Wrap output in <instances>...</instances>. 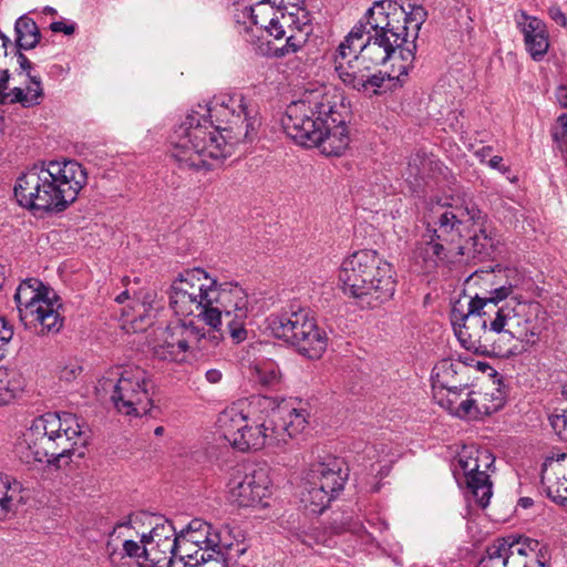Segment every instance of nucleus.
<instances>
[{
	"instance_id": "56",
	"label": "nucleus",
	"mask_w": 567,
	"mask_h": 567,
	"mask_svg": "<svg viewBox=\"0 0 567 567\" xmlns=\"http://www.w3.org/2000/svg\"><path fill=\"white\" fill-rule=\"evenodd\" d=\"M128 299V292L127 291H123L121 292L116 298H115V301L118 302V303H123L125 300Z\"/></svg>"
},
{
	"instance_id": "23",
	"label": "nucleus",
	"mask_w": 567,
	"mask_h": 567,
	"mask_svg": "<svg viewBox=\"0 0 567 567\" xmlns=\"http://www.w3.org/2000/svg\"><path fill=\"white\" fill-rule=\"evenodd\" d=\"M307 475L309 482L322 485V488L328 494H333V498H336L348 480V468L342 458L328 455L311 464Z\"/></svg>"
},
{
	"instance_id": "19",
	"label": "nucleus",
	"mask_w": 567,
	"mask_h": 567,
	"mask_svg": "<svg viewBox=\"0 0 567 567\" xmlns=\"http://www.w3.org/2000/svg\"><path fill=\"white\" fill-rule=\"evenodd\" d=\"M271 480L266 466L251 465L244 476L233 483L230 498L243 507H252L262 504L271 495Z\"/></svg>"
},
{
	"instance_id": "28",
	"label": "nucleus",
	"mask_w": 567,
	"mask_h": 567,
	"mask_svg": "<svg viewBox=\"0 0 567 567\" xmlns=\"http://www.w3.org/2000/svg\"><path fill=\"white\" fill-rule=\"evenodd\" d=\"M398 7L396 19L403 20L401 24V37L405 38L406 45L412 48L419 37L421 27L426 21L427 11L423 6L412 0H395Z\"/></svg>"
},
{
	"instance_id": "24",
	"label": "nucleus",
	"mask_w": 567,
	"mask_h": 567,
	"mask_svg": "<svg viewBox=\"0 0 567 567\" xmlns=\"http://www.w3.org/2000/svg\"><path fill=\"white\" fill-rule=\"evenodd\" d=\"M154 355L163 361L182 363L190 357L186 337V322L167 326L162 341L154 347Z\"/></svg>"
},
{
	"instance_id": "35",
	"label": "nucleus",
	"mask_w": 567,
	"mask_h": 567,
	"mask_svg": "<svg viewBox=\"0 0 567 567\" xmlns=\"http://www.w3.org/2000/svg\"><path fill=\"white\" fill-rule=\"evenodd\" d=\"M21 484L14 478L3 476L0 473V515L6 514L11 509L12 495H8V492L13 493L20 492Z\"/></svg>"
},
{
	"instance_id": "26",
	"label": "nucleus",
	"mask_w": 567,
	"mask_h": 567,
	"mask_svg": "<svg viewBox=\"0 0 567 567\" xmlns=\"http://www.w3.org/2000/svg\"><path fill=\"white\" fill-rule=\"evenodd\" d=\"M542 484L547 496L557 503L567 502V454L547 457L543 464Z\"/></svg>"
},
{
	"instance_id": "29",
	"label": "nucleus",
	"mask_w": 567,
	"mask_h": 567,
	"mask_svg": "<svg viewBox=\"0 0 567 567\" xmlns=\"http://www.w3.org/2000/svg\"><path fill=\"white\" fill-rule=\"evenodd\" d=\"M326 123L323 130L320 131V138L316 141L313 147L320 148L326 156H340L349 146V135L346 127V120L342 115V122Z\"/></svg>"
},
{
	"instance_id": "25",
	"label": "nucleus",
	"mask_w": 567,
	"mask_h": 567,
	"mask_svg": "<svg viewBox=\"0 0 567 567\" xmlns=\"http://www.w3.org/2000/svg\"><path fill=\"white\" fill-rule=\"evenodd\" d=\"M517 27L524 34L527 52L534 61H542L549 49V35L544 21L520 11L515 17Z\"/></svg>"
},
{
	"instance_id": "18",
	"label": "nucleus",
	"mask_w": 567,
	"mask_h": 567,
	"mask_svg": "<svg viewBox=\"0 0 567 567\" xmlns=\"http://www.w3.org/2000/svg\"><path fill=\"white\" fill-rule=\"evenodd\" d=\"M495 457L486 449L473 445L464 446L457 455L458 468L463 472L468 497L481 507L486 508L493 496V483L488 471Z\"/></svg>"
},
{
	"instance_id": "47",
	"label": "nucleus",
	"mask_w": 567,
	"mask_h": 567,
	"mask_svg": "<svg viewBox=\"0 0 567 567\" xmlns=\"http://www.w3.org/2000/svg\"><path fill=\"white\" fill-rule=\"evenodd\" d=\"M18 63L21 70L27 72V76L29 78V74H31L30 71L32 69V63L23 53H21V50H18Z\"/></svg>"
},
{
	"instance_id": "59",
	"label": "nucleus",
	"mask_w": 567,
	"mask_h": 567,
	"mask_svg": "<svg viewBox=\"0 0 567 567\" xmlns=\"http://www.w3.org/2000/svg\"><path fill=\"white\" fill-rule=\"evenodd\" d=\"M163 432H164V429L162 426L156 427L154 431L155 435H162Z\"/></svg>"
},
{
	"instance_id": "39",
	"label": "nucleus",
	"mask_w": 567,
	"mask_h": 567,
	"mask_svg": "<svg viewBox=\"0 0 567 567\" xmlns=\"http://www.w3.org/2000/svg\"><path fill=\"white\" fill-rule=\"evenodd\" d=\"M512 543L514 546V553L522 556H527L528 551H537L539 548L538 540L532 538L513 540Z\"/></svg>"
},
{
	"instance_id": "10",
	"label": "nucleus",
	"mask_w": 567,
	"mask_h": 567,
	"mask_svg": "<svg viewBox=\"0 0 567 567\" xmlns=\"http://www.w3.org/2000/svg\"><path fill=\"white\" fill-rule=\"evenodd\" d=\"M148 533L138 540L125 539L122 553H111L116 567H172L173 558L179 555L177 530L172 522L157 518Z\"/></svg>"
},
{
	"instance_id": "44",
	"label": "nucleus",
	"mask_w": 567,
	"mask_h": 567,
	"mask_svg": "<svg viewBox=\"0 0 567 567\" xmlns=\"http://www.w3.org/2000/svg\"><path fill=\"white\" fill-rule=\"evenodd\" d=\"M50 29L53 32H62L64 34L70 35L74 32L75 27H74V24H66L63 21H54L50 24Z\"/></svg>"
},
{
	"instance_id": "30",
	"label": "nucleus",
	"mask_w": 567,
	"mask_h": 567,
	"mask_svg": "<svg viewBox=\"0 0 567 567\" xmlns=\"http://www.w3.org/2000/svg\"><path fill=\"white\" fill-rule=\"evenodd\" d=\"M186 337L189 344V354L192 358L207 355L223 340L220 327H209V329L195 326L193 322L186 323Z\"/></svg>"
},
{
	"instance_id": "22",
	"label": "nucleus",
	"mask_w": 567,
	"mask_h": 567,
	"mask_svg": "<svg viewBox=\"0 0 567 567\" xmlns=\"http://www.w3.org/2000/svg\"><path fill=\"white\" fill-rule=\"evenodd\" d=\"M458 364H455L451 360H443L434 368L433 389L435 391L434 396L437 399L439 404L446 409L450 414L456 408L460 400L470 390L467 385L455 384L449 380L457 373Z\"/></svg>"
},
{
	"instance_id": "33",
	"label": "nucleus",
	"mask_w": 567,
	"mask_h": 567,
	"mask_svg": "<svg viewBox=\"0 0 567 567\" xmlns=\"http://www.w3.org/2000/svg\"><path fill=\"white\" fill-rule=\"evenodd\" d=\"M483 394L481 392L472 391L471 389L466 392L462 400L457 403L456 408L451 413L460 419L476 417L481 413H489V410L481 406V400Z\"/></svg>"
},
{
	"instance_id": "6",
	"label": "nucleus",
	"mask_w": 567,
	"mask_h": 567,
	"mask_svg": "<svg viewBox=\"0 0 567 567\" xmlns=\"http://www.w3.org/2000/svg\"><path fill=\"white\" fill-rule=\"evenodd\" d=\"M86 444L87 435L74 414L45 413L32 421L17 444L16 453L21 462L29 465L55 464L74 454L83 456L80 449Z\"/></svg>"
},
{
	"instance_id": "42",
	"label": "nucleus",
	"mask_w": 567,
	"mask_h": 567,
	"mask_svg": "<svg viewBox=\"0 0 567 567\" xmlns=\"http://www.w3.org/2000/svg\"><path fill=\"white\" fill-rule=\"evenodd\" d=\"M216 548L217 547H206V546H203L202 549L198 548L196 550L193 551V557L196 563H199V561H210L213 559V556L214 554L216 553Z\"/></svg>"
},
{
	"instance_id": "32",
	"label": "nucleus",
	"mask_w": 567,
	"mask_h": 567,
	"mask_svg": "<svg viewBox=\"0 0 567 567\" xmlns=\"http://www.w3.org/2000/svg\"><path fill=\"white\" fill-rule=\"evenodd\" d=\"M14 42L18 50H31L41 39V32L35 21L27 14L18 18L14 24Z\"/></svg>"
},
{
	"instance_id": "3",
	"label": "nucleus",
	"mask_w": 567,
	"mask_h": 567,
	"mask_svg": "<svg viewBox=\"0 0 567 567\" xmlns=\"http://www.w3.org/2000/svg\"><path fill=\"white\" fill-rule=\"evenodd\" d=\"M310 410L301 401L255 396L238 401L223 410L217 425L224 440L240 452L266 446L282 447L303 433L310 423Z\"/></svg>"
},
{
	"instance_id": "45",
	"label": "nucleus",
	"mask_w": 567,
	"mask_h": 567,
	"mask_svg": "<svg viewBox=\"0 0 567 567\" xmlns=\"http://www.w3.org/2000/svg\"><path fill=\"white\" fill-rule=\"evenodd\" d=\"M493 352L499 357H509L515 353L511 346L501 344L498 341H493Z\"/></svg>"
},
{
	"instance_id": "38",
	"label": "nucleus",
	"mask_w": 567,
	"mask_h": 567,
	"mask_svg": "<svg viewBox=\"0 0 567 567\" xmlns=\"http://www.w3.org/2000/svg\"><path fill=\"white\" fill-rule=\"evenodd\" d=\"M426 159L420 155L412 156L409 159L408 168L405 172V179L410 183L417 182L425 171Z\"/></svg>"
},
{
	"instance_id": "21",
	"label": "nucleus",
	"mask_w": 567,
	"mask_h": 567,
	"mask_svg": "<svg viewBox=\"0 0 567 567\" xmlns=\"http://www.w3.org/2000/svg\"><path fill=\"white\" fill-rule=\"evenodd\" d=\"M13 337V328L0 317V360L9 351V343ZM25 386V379L17 368L0 367V405L8 404Z\"/></svg>"
},
{
	"instance_id": "40",
	"label": "nucleus",
	"mask_w": 567,
	"mask_h": 567,
	"mask_svg": "<svg viewBox=\"0 0 567 567\" xmlns=\"http://www.w3.org/2000/svg\"><path fill=\"white\" fill-rule=\"evenodd\" d=\"M550 423L561 440L567 441V409L561 414L554 415Z\"/></svg>"
},
{
	"instance_id": "55",
	"label": "nucleus",
	"mask_w": 567,
	"mask_h": 567,
	"mask_svg": "<svg viewBox=\"0 0 567 567\" xmlns=\"http://www.w3.org/2000/svg\"><path fill=\"white\" fill-rule=\"evenodd\" d=\"M518 504L524 508H528L533 505V499L529 497H522L519 498Z\"/></svg>"
},
{
	"instance_id": "12",
	"label": "nucleus",
	"mask_w": 567,
	"mask_h": 567,
	"mask_svg": "<svg viewBox=\"0 0 567 567\" xmlns=\"http://www.w3.org/2000/svg\"><path fill=\"white\" fill-rule=\"evenodd\" d=\"M215 278L200 268L187 269L173 281L169 306L178 316H195L209 327H219V312L214 308Z\"/></svg>"
},
{
	"instance_id": "2",
	"label": "nucleus",
	"mask_w": 567,
	"mask_h": 567,
	"mask_svg": "<svg viewBox=\"0 0 567 567\" xmlns=\"http://www.w3.org/2000/svg\"><path fill=\"white\" fill-rule=\"evenodd\" d=\"M515 269L499 270L496 277H505L506 281L495 287L488 297H474L467 302L464 311L458 300L452 309L451 320L455 333L462 344L471 350L488 342L489 334H499L507 341L519 340L526 344H535L543 327L537 319L539 305L537 302H518L508 299L517 286Z\"/></svg>"
},
{
	"instance_id": "37",
	"label": "nucleus",
	"mask_w": 567,
	"mask_h": 567,
	"mask_svg": "<svg viewBox=\"0 0 567 567\" xmlns=\"http://www.w3.org/2000/svg\"><path fill=\"white\" fill-rule=\"evenodd\" d=\"M137 298L141 301L140 306L143 309L138 315L140 321L146 322V324H152V310H154L156 293L153 290L141 291Z\"/></svg>"
},
{
	"instance_id": "5",
	"label": "nucleus",
	"mask_w": 567,
	"mask_h": 567,
	"mask_svg": "<svg viewBox=\"0 0 567 567\" xmlns=\"http://www.w3.org/2000/svg\"><path fill=\"white\" fill-rule=\"evenodd\" d=\"M86 182V171L80 163L50 161L35 164L19 175L13 195L28 210L59 213L75 202Z\"/></svg>"
},
{
	"instance_id": "17",
	"label": "nucleus",
	"mask_w": 567,
	"mask_h": 567,
	"mask_svg": "<svg viewBox=\"0 0 567 567\" xmlns=\"http://www.w3.org/2000/svg\"><path fill=\"white\" fill-rule=\"evenodd\" d=\"M361 24H354L344 40L339 44L334 54V70L339 79L349 87L359 92L377 93L384 82L381 71L372 72L367 61H361V54L351 50L349 43L359 40L362 32Z\"/></svg>"
},
{
	"instance_id": "8",
	"label": "nucleus",
	"mask_w": 567,
	"mask_h": 567,
	"mask_svg": "<svg viewBox=\"0 0 567 567\" xmlns=\"http://www.w3.org/2000/svg\"><path fill=\"white\" fill-rule=\"evenodd\" d=\"M344 111L341 94L334 89L323 87L290 103L282 118V127L297 144L313 147L324 124H330L329 118L340 123Z\"/></svg>"
},
{
	"instance_id": "31",
	"label": "nucleus",
	"mask_w": 567,
	"mask_h": 567,
	"mask_svg": "<svg viewBox=\"0 0 567 567\" xmlns=\"http://www.w3.org/2000/svg\"><path fill=\"white\" fill-rule=\"evenodd\" d=\"M332 499H334L333 494H328L322 488V485L309 482V476L307 475L303 491L300 494V503L306 511L312 514H321Z\"/></svg>"
},
{
	"instance_id": "14",
	"label": "nucleus",
	"mask_w": 567,
	"mask_h": 567,
	"mask_svg": "<svg viewBox=\"0 0 567 567\" xmlns=\"http://www.w3.org/2000/svg\"><path fill=\"white\" fill-rule=\"evenodd\" d=\"M153 381L150 373L137 365L124 367L116 380L102 378L96 390L111 392V401L117 412L141 416L152 409Z\"/></svg>"
},
{
	"instance_id": "52",
	"label": "nucleus",
	"mask_w": 567,
	"mask_h": 567,
	"mask_svg": "<svg viewBox=\"0 0 567 567\" xmlns=\"http://www.w3.org/2000/svg\"><path fill=\"white\" fill-rule=\"evenodd\" d=\"M492 152L491 146H484L475 152V155L481 159V162H484L487 156H489Z\"/></svg>"
},
{
	"instance_id": "4",
	"label": "nucleus",
	"mask_w": 567,
	"mask_h": 567,
	"mask_svg": "<svg viewBox=\"0 0 567 567\" xmlns=\"http://www.w3.org/2000/svg\"><path fill=\"white\" fill-rule=\"evenodd\" d=\"M468 245L476 254H483L493 246L487 215L471 198L453 197L447 207L434 213L413 256L429 271L463 256Z\"/></svg>"
},
{
	"instance_id": "16",
	"label": "nucleus",
	"mask_w": 567,
	"mask_h": 567,
	"mask_svg": "<svg viewBox=\"0 0 567 567\" xmlns=\"http://www.w3.org/2000/svg\"><path fill=\"white\" fill-rule=\"evenodd\" d=\"M260 301L259 295L254 290L244 288L238 282H218L215 278L214 308L219 312V327L221 316L231 318L227 322L230 338L239 343L247 338L246 320L254 313Z\"/></svg>"
},
{
	"instance_id": "58",
	"label": "nucleus",
	"mask_w": 567,
	"mask_h": 567,
	"mask_svg": "<svg viewBox=\"0 0 567 567\" xmlns=\"http://www.w3.org/2000/svg\"><path fill=\"white\" fill-rule=\"evenodd\" d=\"M44 12H47V13H49V14H54L56 11H55V9H54V8L47 7V8L44 9Z\"/></svg>"
},
{
	"instance_id": "1",
	"label": "nucleus",
	"mask_w": 567,
	"mask_h": 567,
	"mask_svg": "<svg viewBox=\"0 0 567 567\" xmlns=\"http://www.w3.org/2000/svg\"><path fill=\"white\" fill-rule=\"evenodd\" d=\"M260 126L257 104L240 92L220 93L193 109L172 135V156L181 168L206 169L251 142Z\"/></svg>"
},
{
	"instance_id": "34",
	"label": "nucleus",
	"mask_w": 567,
	"mask_h": 567,
	"mask_svg": "<svg viewBox=\"0 0 567 567\" xmlns=\"http://www.w3.org/2000/svg\"><path fill=\"white\" fill-rule=\"evenodd\" d=\"M254 379L265 388H276L281 383L282 374L275 361L266 360L254 367Z\"/></svg>"
},
{
	"instance_id": "43",
	"label": "nucleus",
	"mask_w": 567,
	"mask_h": 567,
	"mask_svg": "<svg viewBox=\"0 0 567 567\" xmlns=\"http://www.w3.org/2000/svg\"><path fill=\"white\" fill-rule=\"evenodd\" d=\"M548 14L557 24L563 28H567V17L558 6H551L548 9Z\"/></svg>"
},
{
	"instance_id": "27",
	"label": "nucleus",
	"mask_w": 567,
	"mask_h": 567,
	"mask_svg": "<svg viewBox=\"0 0 567 567\" xmlns=\"http://www.w3.org/2000/svg\"><path fill=\"white\" fill-rule=\"evenodd\" d=\"M210 524L202 519H193L185 528L177 532L181 558H192L194 547L200 549L203 546L212 548L219 547L217 537L210 536Z\"/></svg>"
},
{
	"instance_id": "54",
	"label": "nucleus",
	"mask_w": 567,
	"mask_h": 567,
	"mask_svg": "<svg viewBox=\"0 0 567 567\" xmlns=\"http://www.w3.org/2000/svg\"><path fill=\"white\" fill-rule=\"evenodd\" d=\"M524 567H550L546 563L539 560V559H533L524 565Z\"/></svg>"
},
{
	"instance_id": "36",
	"label": "nucleus",
	"mask_w": 567,
	"mask_h": 567,
	"mask_svg": "<svg viewBox=\"0 0 567 567\" xmlns=\"http://www.w3.org/2000/svg\"><path fill=\"white\" fill-rule=\"evenodd\" d=\"M514 555V546L513 543H509L508 539L502 538L495 540L486 549V555L482 559H491L494 560H504L508 561L509 558Z\"/></svg>"
},
{
	"instance_id": "49",
	"label": "nucleus",
	"mask_w": 567,
	"mask_h": 567,
	"mask_svg": "<svg viewBox=\"0 0 567 567\" xmlns=\"http://www.w3.org/2000/svg\"><path fill=\"white\" fill-rule=\"evenodd\" d=\"M558 103L567 109V86H559L556 92Z\"/></svg>"
},
{
	"instance_id": "11",
	"label": "nucleus",
	"mask_w": 567,
	"mask_h": 567,
	"mask_svg": "<svg viewBox=\"0 0 567 567\" xmlns=\"http://www.w3.org/2000/svg\"><path fill=\"white\" fill-rule=\"evenodd\" d=\"M271 334L296 348L303 357L319 359L328 347L326 331L318 327L309 309L289 305L267 318Z\"/></svg>"
},
{
	"instance_id": "51",
	"label": "nucleus",
	"mask_w": 567,
	"mask_h": 567,
	"mask_svg": "<svg viewBox=\"0 0 567 567\" xmlns=\"http://www.w3.org/2000/svg\"><path fill=\"white\" fill-rule=\"evenodd\" d=\"M508 561L481 559L478 567H507Z\"/></svg>"
},
{
	"instance_id": "13",
	"label": "nucleus",
	"mask_w": 567,
	"mask_h": 567,
	"mask_svg": "<svg viewBox=\"0 0 567 567\" xmlns=\"http://www.w3.org/2000/svg\"><path fill=\"white\" fill-rule=\"evenodd\" d=\"M20 320L41 334L56 333L63 326L58 296L38 278L20 282L14 293Z\"/></svg>"
},
{
	"instance_id": "41",
	"label": "nucleus",
	"mask_w": 567,
	"mask_h": 567,
	"mask_svg": "<svg viewBox=\"0 0 567 567\" xmlns=\"http://www.w3.org/2000/svg\"><path fill=\"white\" fill-rule=\"evenodd\" d=\"M305 0H271L274 6H277V9H281L285 12H297V10L307 12L302 7Z\"/></svg>"
},
{
	"instance_id": "57",
	"label": "nucleus",
	"mask_w": 567,
	"mask_h": 567,
	"mask_svg": "<svg viewBox=\"0 0 567 567\" xmlns=\"http://www.w3.org/2000/svg\"><path fill=\"white\" fill-rule=\"evenodd\" d=\"M301 542L308 546H312L313 543L312 537L308 535L302 536Z\"/></svg>"
},
{
	"instance_id": "46",
	"label": "nucleus",
	"mask_w": 567,
	"mask_h": 567,
	"mask_svg": "<svg viewBox=\"0 0 567 567\" xmlns=\"http://www.w3.org/2000/svg\"><path fill=\"white\" fill-rule=\"evenodd\" d=\"M487 164L491 168L496 169L503 174L509 172V167L503 164V157L501 156H493L488 159Z\"/></svg>"
},
{
	"instance_id": "48",
	"label": "nucleus",
	"mask_w": 567,
	"mask_h": 567,
	"mask_svg": "<svg viewBox=\"0 0 567 567\" xmlns=\"http://www.w3.org/2000/svg\"><path fill=\"white\" fill-rule=\"evenodd\" d=\"M205 377L209 383H218L221 380L223 374L217 369H209L206 371Z\"/></svg>"
},
{
	"instance_id": "7",
	"label": "nucleus",
	"mask_w": 567,
	"mask_h": 567,
	"mask_svg": "<svg viewBox=\"0 0 567 567\" xmlns=\"http://www.w3.org/2000/svg\"><path fill=\"white\" fill-rule=\"evenodd\" d=\"M339 279L343 292L355 299L361 308H377L395 292L392 266L375 250L362 249L344 258Z\"/></svg>"
},
{
	"instance_id": "60",
	"label": "nucleus",
	"mask_w": 567,
	"mask_h": 567,
	"mask_svg": "<svg viewBox=\"0 0 567 567\" xmlns=\"http://www.w3.org/2000/svg\"><path fill=\"white\" fill-rule=\"evenodd\" d=\"M561 394L567 398V383L563 385Z\"/></svg>"
},
{
	"instance_id": "9",
	"label": "nucleus",
	"mask_w": 567,
	"mask_h": 567,
	"mask_svg": "<svg viewBox=\"0 0 567 567\" xmlns=\"http://www.w3.org/2000/svg\"><path fill=\"white\" fill-rule=\"evenodd\" d=\"M236 18L238 23L245 25L246 31H249L247 25L249 23L259 30H265L275 40L286 38L282 45L269 43L264 54L284 58L301 51L307 42L308 31L305 29L310 22L308 12L299 10L285 12L277 9V6L265 1L254 7H244Z\"/></svg>"
},
{
	"instance_id": "15",
	"label": "nucleus",
	"mask_w": 567,
	"mask_h": 567,
	"mask_svg": "<svg viewBox=\"0 0 567 567\" xmlns=\"http://www.w3.org/2000/svg\"><path fill=\"white\" fill-rule=\"evenodd\" d=\"M359 40H354L351 50L361 54V61H367L373 69L390 63V70L383 73L384 79L401 81L406 76L414 61L416 45H406L405 38L400 34L395 37H382L381 34L367 35L364 39V25Z\"/></svg>"
},
{
	"instance_id": "20",
	"label": "nucleus",
	"mask_w": 567,
	"mask_h": 567,
	"mask_svg": "<svg viewBox=\"0 0 567 567\" xmlns=\"http://www.w3.org/2000/svg\"><path fill=\"white\" fill-rule=\"evenodd\" d=\"M398 7L392 0L375 1L365 14L357 22L364 25V35L381 34L382 37L401 35V23L396 19Z\"/></svg>"
},
{
	"instance_id": "53",
	"label": "nucleus",
	"mask_w": 567,
	"mask_h": 567,
	"mask_svg": "<svg viewBox=\"0 0 567 567\" xmlns=\"http://www.w3.org/2000/svg\"><path fill=\"white\" fill-rule=\"evenodd\" d=\"M557 122L561 125V137L567 138V114H561Z\"/></svg>"
},
{
	"instance_id": "61",
	"label": "nucleus",
	"mask_w": 567,
	"mask_h": 567,
	"mask_svg": "<svg viewBox=\"0 0 567 567\" xmlns=\"http://www.w3.org/2000/svg\"><path fill=\"white\" fill-rule=\"evenodd\" d=\"M122 527L127 528V525L126 524H121V525L117 526V528H122Z\"/></svg>"
},
{
	"instance_id": "50",
	"label": "nucleus",
	"mask_w": 567,
	"mask_h": 567,
	"mask_svg": "<svg viewBox=\"0 0 567 567\" xmlns=\"http://www.w3.org/2000/svg\"><path fill=\"white\" fill-rule=\"evenodd\" d=\"M10 43V39L0 33V62L7 58V47Z\"/></svg>"
}]
</instances>
